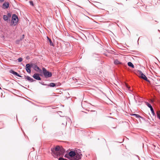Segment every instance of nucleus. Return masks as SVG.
I'll return each instance as SVG.
<instances>
[{"label": "nucleus", "mask_w": 160, "mask_h": 160, "mask_svg": "<svg viewBox=\"0 0 160 160\" xmlns=\"http://www.w3.org/2000/svg\"><path fill=\"white\" fill-rule=\"evenodd\" d=\"M154 102V100H151V102Z\"/></svg>", "instance_id": "obj_29"}, {"label": "nucleus", "mask_w": 160, "mask_h": 160, "mask_svg": "<svg viewBox=\"0 0 160 160\" xmlns=\"http://www.w3.org/2000/svg\"><path fill=\"white\" fill-rule=\"evenodd\" d=\"M47 38L48 40V41H49V42H50V45L51 46H53V43L52 42V41L51 40L50 38H49L48 37H47Z\"/></svg>", "instance_id": "obj_13"}, {"label": "nucleus", "mask_w": 160, "mask_h": 160, "mask_svg": "<svg viewBox=\"0 0 160 160\" xmlns=\"http://www.w3.org/2000/svg\"><path fill=\"white\" fill-rule=\"evenodd\" d=\"M145 103L146 105H147L148 106V107L150 108L152 107L151 105L148 102H145Z\"/></svg>", "instance_id": "obj_19"}, {"label": "nucleus", "mask_w": 160, "mask_h": 160, "mask_svg": "<svg viewBox=\"0 0 160 160\" xmlns=\"http://www.w3.org/2000/svg\"><path fill=\"white\" fill-rule=\"evenodd\" d=\"M29 2H30V5H32V6H33L34 5H33V2L32 1H30Z\"/></svg>", "instance_id": "obj_26"}, {"label": "nucleus", "mask_w": 160, "mask_h": 160, "mask_svg": "<svg viewBox=\"0 0 160 160\" xmlns=\"http://www.w3.org/2000/svg\"><path fill=\"white\" fill-rule=\"evenodd\" d=\"M3 18L5 21H7L9 19L7 15H4Z\"/></svg>", "instance_id": "obj_16"}, {"label": "nucleus", "mask_w": 160, "mask_h": 160, "mask_svg": "<svg viewBox=\"0 0 160 160\" xmlns=\"http://www.w3.org/2000/svg\"><path fill=\"white\" fill-rule=\"evenodd\" d=\"M157 115L158 118L160 119V111H158L157 112Z\"/></svg>", "instance_id": "obj_18"}, {"label": "nucleus", "mask_w": 160, "mask_h": 160, "mask_svg": "<svg viewBox=\"0 0 160 160\" xmlns=\"http://www.w3.org/2000/svg\"><path fill=\"white\" fill-rule=\"evenodd\" d=\"M7 16H8V18L9 19L11 17V14H10V13H8L7 15Z\"/></svg>", "instance_id": "obj_27"}, {"label": "nucleus", "mask_w": 160, "mask_h": 160, "mask_svg": "<svg viewBox=\"0 0 160 160\" xmlns=\"http://www.w3.org/2000/svg\"><path fill=\"white\" fill-rule=\"evenodd\" d=\"M0 88H1L0 87Z\"/></svg>", "instance_id": "obj_32"}, {"label": "nucleus", "mask_w": 160, "mask_h": 160, "mask_svg": "<svg viewBox=\"0 0 160 160\" xmlns=\"http://www.w3.org/2000/svg\"><path fill=\"white\" fill-rule=\"evenodd\" d=\"M3 8L5 9L9 7V3L8 2H5L2 5Z\"/></svg>", "instance_id": "obj_10"}, {"label": "nucleus", "mask_w": 160, "mask_h": 160, "mask_svg": "<svg viewBox=\"0 0 160 160\" xmlns=\"http://www.w3.org/2000/svg\"><path fill=\"white\" fill-rule=\"evenodd\" d=\"M56 86V84L55 83L52 82H51L50 83L49 86L50 87H54Z\"/></svg>", "instance_id": "obj_17"}, {"label": "nucleus", "mask_w": 160, "mask_h": 160, "mask_svg": "<svg viewBox=\"0 0 160 160\" xmlns=\"http://www.w3.org/2000/svg\"><path fill=\"white\" fill-rule=\"evenodd\" d=\"M69 156L70 157V160H75V156L76 155V153L74 151H71L69 152Z\"/></svg>", "instance_id": "obj_5"}, {"label": "nucleus", "mask_w": 160, "mask_h": 160, "mask_svg": "<svg viewBox=\"0 0 160 160\" xmlns=\"http://www.w3.org/2000/svg\"><path fill=\"white\" fill-rule=\"evenodd\" d=\"M64 157H65V158H68L69 159V154L68 155H67V154H66L65 155Z\"/></svg>", "instance_id": "obj_24"}, {"label": "nucleus", "mask_w": 160, "mask_h": 160, "mask_svg": "<svg viewBox=\"0 0 160 160\" xmlns=\"http://www.w3.org/2000/svg\"><path fill=\"white\" fill-rule=\"evenodd\" d=\"M26 79H27V80L30 81L31 82H32L33 81V79L30 78V77L28 76H27L26 77Z\"/></svg>", "instance_id": "obj_12"}, {"label": "nucleus", "mask_w": 160, "mask_h": 160, "mask_svg": "<svg viewBox=\"0 0 160 160\" xmlns=\"http://www.w3.org/2000/svg\"><path fill=\"white\" fill-rule=\"evenodd\" d=\"M114 63L115 64H121V62L119 61L117 59L115 60L114 61Z\"/></svg>", "instance_id": "obj_14"}, {"label": "nucleus", "mask_w": 160, "mask_h": 160, "mask_svg": "<svg viewBox=\"0 0 160 160\" xmlns=\"http://www.w3.org/2000/svg\"><path fill=\"white\" fill-rule=\"evenodd\" d=\"M18 60L19 62H20L22 61V58H18Z\"/></svg>", "instance_id": "obj_22"}, {"label": "nucleus", "mask_w": 160, "mask_h": 160, "mask_svg": "<svg viewBox=\"0 0 160 160\" xmlns=\"http://www.w3.org/2000/svg\"><path fill=\"white\" fill-rule=\"evenodd\" d=\"M51 153L55 158L63 156L65 150L62 146H57L54 148L51 149Z\"/></svg>", "instance_id": "obj_1"}, {"label": "nucleus", "mask_w": 160, "mask_h": 160, "mask_svg": "<svg viewBox=\"0 0 160 160\" xmlns=\"http://www.w3.org/2000/svg\"><path fill=\"white\" fill-rule=\"evenodd\" d=\"M133 115L136 116V117L137 118L140 117V116L139 115H138L137 114H133Z\"/></svg>", "instance_id": "obj_23"}, {"label": "nucleus", "mask_w": 160, "mask_h": 160, "mask_svg": "<svg viewBox=\"0 0 160 160\" xmlns=\"http://www.w3.org/2000/svg\"><path fill=\"white\" fill-rule=\"evenodd\" d=\"M137 75L140 78L150 82L149 80L148 79L146 76L140 71H138L137 72Z\"/></svg>", "instance_id": "obj_2"}, {"label": "nucleus", "mask_w": 160, "mask_h": 160, "mask_svg": "<svg viewBox=\"0 0 160 160\" xmlns=\"http://www.w3.org/2000/svg\"><path fill=\"white\" fill-rule=\"evenodd\" d=\"M10 72L15 75L18 76L19 77H21V76H20L18 73L13 71V70H11L10 71Z\"/></svg>", "instance_id": "obj_11"}, {"label": "nucleus", "mask_w": 160, "mask_h": 160, "mask_svg": "<svg viewBox=\"0 0 160 160\" xmlns=\"http://www.w3.org/2000/svg\"><path fill=\"white\" fill-rule=\"evenodd\" d=\"M91 112H93V115H97V112L96 111H91Z\"/></svg>", "instance_id": "obj_21"}, {"label": "nucleus", "mask_w": 160, "mask_h": 160, "mask_svg": "<svg viewBox=\"0 0 160 160\" xmlns=\"http://www.w3.org/2000/svg\"><path fill=\"white\" fill-rule=\"evenodd\" d=\"M127 88H129V87H128V86H127Z\"/></svg>", "instance_id": "obj_30"}, {"label": "nucleus", "mask_w": 160, "mask_h": 160, "mask_svg": "<svg viewBox=\"0 0 160 160\" xmlns=\"http://www.w3.org/2000/svg\"><path fill=\"white\" fill-rule=\"evenodd\" d=\"M18 16L15 14H13L12 17L11 25L14 26L16 25L18 23Z\"/></svg>", "instance_id": "obj_3"}, {"label": "nucleus", "mask_w": 160, "mask_h": 160, "mask_svg": "<svg viewBox=\"0 0 160 160\" xmlns=\"http://www.w3.org/2000/svg\"><path fill=\"white\" fill-rule=\"evenodd\" d=\"M31 66L32 67V68L35 70L37 72H40L42 71L40 69V68L37 65L31 63Z\"/></svg>", "instance_id": "obj_6"}, {"label": "nucleus", "mask_w": 160, "mask_h": 160, "mask_svg": "<svg viewBox=\"0 0 160 160\" xmlns=\"http://www.w3.org/2000/svg\"><path fill=\"white\" fill-rule=\"evenodd\" d=\"M4 1V0H0V1L1 2H3Z\"/></svg>", "instance_id": "obj_28"}, {"label": "nucleus", "mask_w": 160, "mask_h": 160, "mask_svg": "<svg viewBox=\"0 0 160 160\" xmlns=\"http://www.w3.org/2000/svg\"><path fill=\"white\" fill-rule=\"evenodd\" d=\"M158 86H159L160 88V85H158Z\"/></svg>", "instance_id": "obj_31"}, {"label": "nucleus", "mask_w": 160, "mask_h": 160, "mask_svg": "<svg viewBox=\"0 0 160 160\" xmlns=\"http://www.w3.org/2000/svg\"><path fill=\"white\" fill-rule=\"evenodd\" d=\"M32 67L31 64L28 63L26 66V69L27 72L30 73L31 72V68Z\"/></svg>", "instance_id": "obj_7"}, {"label": "nucleus", "mask_w": 160, "mask_h": 160, "mask_svg": "<svg viewBox=\"0 0 160 160\" xmlns=\"http://www.w3.org/2000/svg\"><path fill=\"white\" fill-rule=\"evenodd\" d=\"M128 66H129V67H130L132 68H134V66L132 64V63L131 62H129L128 63Z\"/></svg>", "instance_id": "obj_15"}, {"label": "nucleus", "mask_w": 160, "mask_h": 160, "mask_svg": "<svg viewBox=\"0 0 160 160\" xmlns=\"http://www.w3.org/2000/svg\"><path fill=\"white\" fill-rule=\"evenodd\" d=\"M42 71L43 74L45 77H50L52 76V73L47 70L45 68H42Z\"/></svg>", "instance_id": "obj_4"}, {"label": "nucleus", "mask_w": 160, "mask_h": 160, "mask_svg": "<svg viewBox=\"0 0 160 160\" xmlns=\"http://www.w3.org/2000/svg\"><path fill=\"white\" fill-rule=\"evenodd\" d=\"M58 159L59 160H67L66 159H64L62 158H60Z\"/></svg>", "instance_id": "obj_25"}, {"label": "nucleus", "mask_w": 160, "mask_h": 160, "mask_svg": "<svg viewBox=\"0 0 160 160\" xmlns=\"http://www.w3.org/2000/svg\"><path fill=\"white\" fill-rule=\"evenodd\" d=\"M150 109L151 111L152 114H153V115H154L155 114V113H154V110H153L152 107H151V108H150Z\"/></svg>", "instance_id": "obj_20"}, {"label": "nucleus", "mask_w": 160, "mask_h": 160, "mask_svg": "<svg viewBox=\"0 0 160 160\" xmlns=\"http://www.w3.org/2000/svg\"><path fill=\"white\" fill-rule=\"evenodd\" d=\"M33 78L35 79L38 80H41V78L39 77V74L38 73H35L34 74L33 76Z\"/></svg>", "instance_id": "obj_8"}, {"label": "nucleus", "mask_w": 160, "mask_h": 160, "mask_svg": "<svg viewBox=\"0 0 160 160\" xmlns=\"http://www.w3.org/2000/svg\"><path fill=\"white\" fill-rule=\"evenodd\" d=\"M82 154H79L77 153H76V155L75 156V159H76L75 160H79L82 157Z\"/></svg>", "instance_id": "obj_9"}]
</instances>
